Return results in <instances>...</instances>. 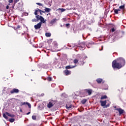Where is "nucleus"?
Wrapping results in <instances>:
<instances>
[{
  "label": "nucleus",
  "mask_w": 126,
  "mask_h": 126,
  "mask_svg": "<svg viewBox=\"0 0 126 126\" xmlns=\"http://www.w3.org/2000/svg\"><path fill=\"white\" fill-rule=\"evenodd\" d=\"M126 64V61L122 58H118L114 60L112 63V66L114 69L117 68L120 69Z\"/></svg>",
  "instance_id": "f257e3e1"
},
{
  "label": "nucleus",
  "mask_w": 126,
  "mask_h": 126,
  "mask_svg": "<svg viewBox=\"0 0 126 126\" xmlns=\"http://www.w3.org/2000/svg\"><path fill=\"white\" fill-rule=\"evenodd\" d=\"M46 21H47V20H45V19H44L43 20H41V21L37 23V25H35L34 26V29H35V30H38V29H40V28H41V27L42 26V24L46 23Z\"/></svg>",
  "instance_id": "f03ea898"
},
{
  "label": "nucleus",
  "mask_w": 126,
  "mask_h": 126,
  "mask_svg": "<svg viewBox=\"0 0 126 126\" xmlns=\"http://www.w3.org/2000/svg\"><path fill=\"white\" fill-rule=\"evenodd\" d=\"M35 18L36 19H33L32 20V22H38L39 20L40 21L45 19L42 16L40 15H36L35 16Z\"/></svg>",
  "instance_id": "7ed1b4c3"
},
{
  "label": "nucleus",
  "mask_w": 126,
  "mask_h": 126,
  "mask_svg": "<svg viewBox=\"0 0 126 126\" xmlns=\"http://www.w3.org/2000/svg\"><path fill=\"white\" fill-rule=\"evenodd\" d=\"M55 103L56 101L54 100H51L47 104V108H49V109H51V108H52V107H53V106H54V105H55Z\"/></svg>",
  "instance_id": "20e7f679"
},
{
  "label": "nucleus",
  "mask_w": 126,
  "mask_h": 126,
  "mask_svg": "<svg viewBox=\"0 0 126 126\" xmlns=\"http://www.w3.org/2000/svg\"><path fill=\"white\" fill-rule=\"evenodd\" d=\"M11 94H14V93H19V90L18 89H13L10 92Z\"/></svg>",
  "instance_id": "39448f33"
},
{
  "label": "nucleus",
  "mask_w": 126,
  "mask_h": 126,
  "mask_svg": "<svg viewBox=\"0 0 126 126\" xmlns=\"http://www.w3.org/2000/svg\"><path fill=\"white\" fill-rule=\"evenodd\" d=\"M116 111H118L119 113V116L124 114V110L122 109V108H116L115 109Z\"/></svg>",
  "instance_id": "423d86ee"
},
{
  "label": "nucleus",
  "mask_w": 126,
  "mask_h": 126,
  "mask_svg": "<svg viewBox=\"0 0 126 126\" xmlns=\"http://www.w3.org/2000/svg\"><path fill=\"white\" fill-rule=\"evenodd\" d=\"M64 73L65 75L67 76V75H69L70 74H71V71H69L67 69H66V70H64Z\"/></svg>",
  "instance_id": "0eeeda50"
},
{
  "label": "nucleus",
  "mask_w": 126,
  "mask_h": 126,
  "mask_svg": "<svg viewBox=\"0 0 126 126\" xmlns=\"http://www.w3.org/2000/svg\"><path fill=\"white\" fill-rule=\"evenodd\" d=\"M100 103L102 107H105L106 106V104H107V100H104V101L100 100Z\"/></svg>",
  "instance_id": "6e6552de"
},
{
  "label": "nucleus",
  "mask_w": 126,
  "mask_h": 126,
  "mask_svg": "<svg viewBox=\"0 0 126 126\" xmlns=\"http://www.w3.org/2000/svg\"><path fill=\"white\" fill-rule=\"evenodd\" d=\"M85 91L86 92V93H88L89 95L92 94V90L91 89H86Z\"/></svg>",
  "instance_id": "1a4fd4ad"
},
{
  "label": "nucleus",
  "mask_w": 126,
  "mask_h": 126,
  "mask_svg": "<svg viewBox=\"0 0 126 126\" xmlns=\"http://www.w3.org/2000/svg\"><path fill=\"white\" fill-rule=\"evenodd\" d=\"M23 105H27L30 108V109H31V104L28 102H21V106H23Z\"/></svg>",
  "instance_id": "9d476101"
},
{
  "label": "nucleus",
  "mask_w": 126,
  "mask_h": 126,
  "mask_svg": "<svg viewBox=\"0 0 126 126\" xmlns=\"http://www.w3.org/2000/svg\"><path fill=\"white\" fill-rule=\"evenodd\" d=\"M96 82L99 84L101 83H104V81H103V79H101V78H98L96 80Z\"/></svg>",
  "instance_id": "9b49d317"
},
{
  "label": "nucleus",
  "mask_w": 126,
  "mask_h": 126,
  "mask_svg": "<svg viewBox=\"0 0 126 126\" xmlns=\"http://www.w3.org/2000/svg\"><path fill=\"white\" fill-rule=\"evenodd\" d=\"M72 108V105L70 104L69 103H67L66 105V109H71Z\"/></svg>",
  "instance_id": "f8f14e48"
},
{
  "label": "nucleus",
  "mask_w": 126,
  "mask_h": 126,
  "mask_svg": "<svg viewBox=\"0 0 126 126\" xmlns=\"http://www.w3.org/2000/svg\"><path fill=\"white\" fill-rule=\"evenodd\" d=\"M56 21H57L56 18L53 19L50 21V24H51V25H53V24H55V23H56Z\"/></svg>",
  "instance_id": "ddd939ff"
},
{
  "label": "nucleus",
  "mask_w": 126,
  "mask_h": 126,
  "mask_svg": "<svg viewBox=\"0 0 126 126\" xmlns=\"http://www.w3.org/2000/svg\"><path fill=\"white\" fill-rule=\"evenodd\" d=\"M113 10H114V13L115 14H119V13H120V11H121V9H117L114 8Z\"/></svg>",
  "instance_id": "4468645a"
},
{
  "label": "nucleus",
  "mask_w": 126,
  "mask_h": 126,
  "mask_svg": "<svg viewBox=\"0 0 126 126\" xmlns=\"http://www.w3.org/2000/svg\"><path fill=\"white\" fill-rule=\"evenodd\" d=\"M79 48H81V49H84L85 48V42H83L81 43V45H80Z\"/></svg>",
  "instance_id": "2eb2a0df"
},
{
  "label": "nucleus",
  "mask_w": 126,
  "mask_h": 126,
  "mask_svg": "<svg viewBox=\"0 0 126 126\" xmlns=\"http://www.w3.org/2000/svg\"><path fill=\"white\" fill-rule=\"evenodd\" d=\"M75 66H76V65L71 66H70V65H67L65 67V68H66V69H70V68H74Z\"/></svg>",
  "instance_id": "dca6fc26"
},
{
  "label": "nucleus",
  "mask_w": 126,
  "mask_h": 126,
  "mask_svg": "<svg viewBox=\"0 0 126 126\" xmlns=\"http://www.w3.org/2000/svg\"><path fill=\"white\" fill-rule=\"evenodd\" d=\"M5 114L7 115V116H8V117H10L11 118H14V117H15V115L14 114H10L8 112H5Z\"/></svg>",
  "instance_id": "f3484780"
},
{
  "label": "nucleus",
  "mask_w": 126,
  "mask_h": 126,
  "mask_svg": "<svg viewBox=\"0 0 126 126\" xmlns=\"http://www.w3.org/2000/svg\"><path fill=\"white\" fill-rule=\"evenodd\" d=\"M122 32H120V31H116L115 32H114V34L118 35H120Z\"/></svg>",
  "instance_id": "a211bd4d"
},
{
  "label": "nucleus",
  "mask_w": 126,
  "mask_h": 126,
  "mask_svg": "<svg viewBox=\"0 0 126 126\" xmlns=\"http://www.w3.org/2000/svg\"><path fill=\"white\" fill-rule=\"evenodd\" d=\"M46 37H51L52 36V34L50 32H46L45 33Z\"/></svg>",
  "instance_id": "6ab92c4d"
},
{
  "label": "nucleus",
  "mask_w": 126,
  "mask_h": 126,
  "mask_svg": "<svg viewBox=\"0 0 126 126\" xmlns=\"http://www.w3.org/2000/svg\"><path fill=\"white\" fill-rule=\"evenodd\" d=\"M45 11L46 12H50L51 11V9L49 8L45 7Z\"/></svg>",
  "instance_id": "aec40b11"
},
{
  "label": "nucleus",
  "mask_w": 126,
  "mask_h": 126,
  "mask_svg": "<svg viewBox=\"0 0 126 126\" xmlns=\"http://www.w3.org/2000/svg\"><path fill=\"white\" fill-rule=\"evenodd\" d=\"M86 102H87V99H83L81 101L82 104H85V103H86Z\"/></svg>",
  "instance_id": "412c9836"
},
{
  "label": "nucleus",
  "mask_w": 126,
  "mask_h": 126,
  "mask_svg": "<svg viewBox=\"0 0 126 126\" xmlns=\"http://www.w3.org/2000/svg\"><path fill=\"white\" fill-rule=\"evenodd\" d=\"M58 10H61V12H63L64 11H65V9H63V8H58Z\"/></svg>",
  "instance_id": "4be33fe9"
},
{
  "label": "nucleus",
  "mask_w": 126,
  "mask_h": 126,
  "mask_svg": "<svg viewBox=\"0 0 126 126\" xmlns=\"http://www.w3.org/2000/svg\"><path fill=\"white\" fill-rule=\"evenodd\" d=\"M107 95H103V96H102L101 97V98H100V99H101V100H103V99H107Z\"/></svg>",
  "instance_id": "5701e85b"
},
{
  "label": "nucleus",
  "mask_w": 126,
  "mask_h": 126,
  "mask_svg": "<svg viewBox=\"0 0 126 126\" xmlns=\"http://www.w3.org/2000/svg\"><path fill=\"white\" fill-rule=\"evenodd\" d=\"M15 121V120L13 118H10L9 119V121L10 122V123H13Z\"/></svg>",
  "instance_id": "b1692460"
},
{
  "label": "nucleus",
  "mask_w": 126,
  "mask_h": 126,
  "mask_svg": "<svg viewBox=\"0 0 126 126\" xmlns=\"http://www.w3.org/2000/svg\"><path fill=\"white\" fill-rule=\"evenodd\" d=\"M46 79V80H48V81H52V78L51 77H48Z\"/></svg>",
  "instance_id": "393cba45"
},
{
  "label": "nucleus",
  "mask_w": 126,
  "mask_h": 126,
  "mask_svg": "<svg viewBox=\"0 0 126 126\" xmlns=\"http://www.w3.org/2000/svg\"><path fill=\"white\" fill-rule=\"evenodd\" d=\"M39 11V10L37 9V10H34V15H38V12Z\"/></svg>",
  "instance_id": "a878e982"
},
{
  "label": "nucleus",
  "mask_w": 126,
  "mask_h": 126,
  "mask_svg": "<svg viewBox=\"0 0 126 126\" xmlns=\"http://www.w3.org/2000/svg\"><path fill=\"white\" fill-rule=\"evenodd\" d=\"M3 118H4V119H6V120H7L8 119V118L6 116V114H5L4 113L3 114Z\"/></svg>",
  "instance_id": "bb28decb"
},
{
  "label": "nucleus",
  "mask_w": 126,
  "mask_h": 126,
  "mask_svg": "<svg viewBox=\"0 0 126 126\" xmlns=\"http://www.w3.org/2000/svg\"><path fill=\"white\" fill-rule=\"evenodd\" d=\"M32 118V120H34V121H36L37 120V117L35 115H33Z\"/></svg>",
  "instance_id": "cd10ccee"
},
{
  "label": "nucleus",
  "mask_w": 126,
  "mask_h": 126,
  "mask_svg": "<svg viewBox=\"0 0 126 126\" xmlns=\"http://www.w3.org/2000/svg\"><path fill=\"white\" fill-rule=\"evenodd\" d=\"M38 9V11H39V12H40V14H41V15H42V12H43V13H44L45 12V11H43V10H40V9Z\"/></svg>",
  "instance_id": "c85d7f7f"
},
{
  "label": "nucleus",
  "mask_w": 126,
  "mask_h": 126,
  "mask_svg": "<svg viewBox=\"0 0 126 126\" xmlns=\"http://www.w3.org/2000/svg\"><path fill=\"white\" fill-rule=\"evenodd\" d=\"M36 4H37V5H39V6H43V4L41 3H39V2L36 3Z\"/></svg>",
  "instance_id": "c756f323"
},
{
  "label": "nucleus",
  "mask_w": 126,
  "mask_h": 126,
  "mask_svg": "<svg viewBox=\"0 0 126 126\" xmlns=\"http://www.w3.org/2000/svg\"><path fill=\"white\" fill-rule=\"evenodd\" d=\"M120 9H125V5H121L119 7Z\"/></svg>",
  "instance_id": "7c9ffc66"
},
{
  "label": "nucleus",
  "mask_w": 126,
  "mask_h": 126,
  "mask_svg": "<svg viewBox=\"0 0 126 126\" xmlns=\"http://www.w3.org/2000/svg\"><path fill=\"white\" fill-rule=\"evenodd\" d=\"M110 31L111 32H115V31H116V30L115 29V28H113L111 29Z\"/></svg>",
  "instance_id": "2f4dec72"
},
{
  "label": "nucleus",
  "mask_w": 126,
  "mask_h": 126,
  "mask_svg": "<svg viewBox=\"0 0 126 126\" xmlns=\"http://www.w3.org/2000/svg\"><path fill=\"white\" fill-rule=\"evenodd\" d=\"M73 63H78V60L77 59H75L74 61H73Z\"/></svg>",
  "instance_id": "473e14b6"
},
{
  "label": "nucleus",
  "mask_w": 126,
  "mask_h": 126,
  "mask_svg": "<svg viewBox=\"0 0 126 126\" xmlns=\"http://www.w3.org/2000/svg\"><path fill=\"white\" fill-rule=\"evenodd\" d=\"M70 26V24H65V26H66V28H67V29L69 28Z\"/></svg>",
  "instance_id": "72a5a7b5"
},
{
  "label": "nucleus",
  "mask_w": 126,
  "mask_h": 126,
  "mask_svg": "<svg viewBox=\"0 0 126 126\" xmlns=\"http://www.w3.org/2000/svg\"><path fill=\"white\" fill-rule=\"evenodd\" d=\"M91 43H88V44H87V48H91L90 46H91Z\"/></svg>",
  "instance_id": "f704fd0d"
},
{
  "label": "nucleus",
  "mask_w": 126,
  "mask_h": 126,
  "mask_svg": "<svg viewBox=\"0 0 126 126\" xmlns=\"http://www.w3.org/2000/svg\"><path fill=\"white\" fill-rule=\"evenodd\" d=\"M21 28V26L20 25H18L16 27V29H20Z\"/></svg>",
  "instance_id": "c9c22d12"
},
{
  "label": "nucleus",
  "mask_w": 126,
  "mask_h": 126,
  "mask_svg": "<svg viewBox=\"0 0 126 126\" xmlns=\"http://www.w3.org/2000/svg\"><path fill=\"white\" fill-rule=\"evenodd\" d=\"M8 2L9 3H12V2H13V0H9Z\"/></svg>",
  "instance_id": "e433bc0d"
},
{
  "label": "nucleus",
  "mask_w": 126,
  "mask_h": 126,
  "mask_svg": "<svg viewBox=\"0 0 126 126\" xmlns=\"http://www.w3.org/2000/svg\"><path fill=\"white\" fill-rule=\"evenodd\" d=\"M14 1L15 3H16V2H17L18 1H19V0H14Z\"/></svg>",
  "instance_id": "4c0bfd02"
},
{
  "label": "nucleus",
  "mask_w": 126,
  "mask_h": 126,
  "mask_svg": "<svg viewBox=\"0 0 126 126\" xmlns=\"http://www.w3.org/2000/svg\"><path fill=\"white\" fill-rule=\"evenodd\" d=\"M109 106H110V105H105V106H104V108H108V107H109Z\"/></svg>",
  "instance_id": "58836bf2"
},
{
  "label": "nucleus",
  "mask_w": 126,
  "mask_h": 126,
  "mask_svg": "<svg viewBox=\"0 0 126 126\" xmlns=\"http://www.w3.org/2000/svg\"><path fill=\"white\" fill-rule=\"evenodd\" d=\"M6 9H8V8H9V6L7 5V6H6Z\"/></svg>",
  "instance_id": "ea45409f"
},
{
  "label": "nucleus",
  "mask_w": 126,
  "mask_h": 126,
  "mask_svg": "<svg viewBox=\"0 0 126 126\" xmlns=\"http://www.w3.org/2000/svg\"><path fill=\"white\" fill-rule=\"evenodd\" d=\"M13 28L14 29V30H17V29H16V27H13Z\"/></svg>",
  "instance_id": "a19ab883"
},
{
  "label": "nucleus",
  "mask_w": 126,
  "mask_h": 126,
  "mask_svg": "<svg viewBox=\"0 0 126 126\" xmlns=\"http://www.w3.org/2000/svg\"><path fill=\"white\" fill-rule=\"evenodd\" d=\"M49 41H50V42H52V41H53V39H50L49 40Z\"/></svg>",
  "instance_id": "79ce46f5"
},
{
  "label": "nucleus",
  "mask_w": 126,
  "mask_h": 126,
  "mask_svg": "<svg viewBox=\"0 0 126 126\" xmlns=\"http://www.w3.org/2000/svg\"><path fill=\"white\" fill-rule=\"evenodd\" d=\"M122 11H123L122 14H125V12H124V10H123Z\"/></svg>",
  "instance_id": "37998d69"
},
{
  "label": "nucleus",
  "mask_w": 126,
  "mask_h": 126,
  "mask_svg": "<svg viewBox=\"0 0 126 126\" xmlns=\"http://www.w3.org/2000/svg\"><path fill=\"white\" fill-rule=\"evenodd\" d=\"M31 113L30 112H28V113H27V115H29Z\"/></svg>",
  "instance_id": "c03bdc74"
},
{
  "label": "nucleus",
  "mask_w": 126,
  "mask_h": 126,
  "mask_svg": "<svg viewBox=\"0 0 126 126\" xmlns=\"http://www.w3.org/2000/svg\"><path fill=\"white\" fill-rule=\"evenodd\" d=\"M34 70H32V71H34Z\"/></svg>",
  "instance_id": "a18cd8bd"
},
{
  "label": "nucleus",
  "mask_w": 126,
  "mask_h": 126,
  "mask_svg": "<svg viewBox=\"0 0 126 126\" xmlns=\"http://www.w3.org/2000/svg\"><path fill=\"white\" fill-rule=\"evenodd\" d=\"M102 49H103V46H101Z\"/></svg>",
  "instance_id": "49530a36"
},
{
  "label": "nucleus",
  "mask_w": 126,
  "mask_h": 126,
  "mask_svg": "<svg viewBox=\"0 0 126 126\" xmlns=\"http://www.w3.org/2000/svg\"><path fill=\"white\" fill-rule=\"evenodd\" d=\"M22 35H24V33H23Z\"/></svg>",
  "instance_id": "de8ad7c7"
},
{
  "label": "nucleus",
  "mask_w": 126,
  "mask_h": 126,
  "mask_svg": "<svg viewBox=\"0 0 126 126\" xmlns=\"http://www.w3.org/2000/svg\"><path fill=\"white\" fill-rule=\"evenodd\" d=\"M102 50H103V48H102L101 51H102Z\"/></svg>",
  "instance_id": "09e8293b"
}]
</instances>
